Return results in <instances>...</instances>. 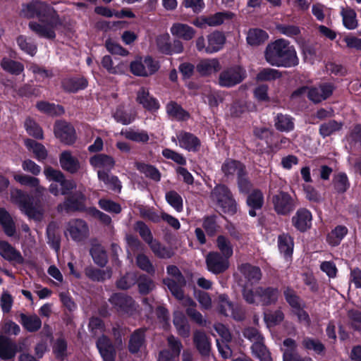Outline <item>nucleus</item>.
I'll return each mask as SVG.
<instances>
[{
    "label": "nucleus",
    "mask_w": 361,
    "mask_h": 361,
    "mask_svg": "<svg viewBox=\"0 0 361 361\" xmlns=\"http://www.w3.org/2000/svg\"><path fill=\"white\" fill-rule=\"evenodd\" d=\"M21 13L23 16L31 18L37 17L39 23L30 22L29 28L38 36L47 39L56 37L55 28L62 25L56 11L44 2L32 1L23 6Z\"/></svg>",
    "instance_id": "nucleus-1"
},
{
    "label": "nucleus",
    "mask_w": 361,
    "mask_h": 361,
    "mask_svg": "<svg viewBox=\"0 0 361 361\" xmlns=\"http://www.w3.org/2000/svg\"><path fill=\"white\" fill-rule=\"evenodd\" d=\"M266 61L273 66L290 68L298 65L295 47L284 39L269 44L264 51Z\"/></svg>",
    "instance_id": "nucleus-2"
},
{
    "label": "nucleus",
    "mask_w": 361,
    "mask_h": 361,
    "mask_svg": "<svg viewBox=\"0 0 361 361\" xmlns=\"http://www.w3.org/2000/svg\"><path fill=\"white\" fill-rule=\"evenodd\" d=\"M10 200L30 219L35 221H42L44 214L42 205L39 202L34 204L32 197L27 193L20 189L12 188L10 192Z\"/></svg>",
    "instance_id": "nucleus-3"
},
{
    "label": "nucleus",
    "mask_w": 361,
    "mask_h": 361,
    "mask_svg": "<svg viewBox=\"0 0 361 361\" xmlns=\"http://www.w3.org/2000/svg\"><path fill=\"white\" fill-rule=\"evenodd\" d=\"M160 68L159 63L150 56L137 57L130 64L131 73L140 77H148L156 73Z\"/></svg>",
    "instance_id": "nucleus-4"
},
{
    "label": "nucleus",
    "mask_w": 361,
    "mask_h": 361,
    "mask_svg": "<svg viewBox=\"0 0 361 361\" xmlns=\"http://www.w3.org/2000/svg\"><path fill=\"white\" fill-rule=\"evenodd\" d=\"M211 197L224 212L234 213L236 203L229 189L224 185H216L211 193Z\"/></svg>",
    "instance_id": "nucleus-5"
},
{
    "label": "nucleus",
    "mask_w": 361,
    "mask_h": 361,
    "mask_svg": "<svg viewBox=\"0 0 361 361\" xmlns=\"http://www.w3.org/2000/svg\"><path fill=\"white\" fill-rule=\"evenodd\" d=\"M246 76L245 69L240 66L235 65L225 68L220 73L218 83L221 87H232L240 83Z\"/></svg>",
    "instance_id": "nucleus-6"
},
{
    "label": "nucleus",
    "mask_w": 361,
    "mask_h": 361,
    "mask_svg": "<svg viewBox=\"0 0 361 361\" xmlns=\"http://www.w3.org/2000/svg\"><path fill=\"white\" fill-rule=\"evenodd\" d=\"M334 86L331 83H324L318 87H302L295 91L292 97H297L300 94H307L308 98L314 103H319L323 100L329 98L333 93Z\"/></svg>",
    "instance_id": "nucleus-7"
},
{
    "label": "nucleus",
    "mask_w": 361,
    "mask_h": 361,
    "mask_svg": "<svg viewBox=\"0 0 361 361\" xmlns=\"http://www.w3.org/2000/svg\"><path fill=\"white\" fill-rule=\"evenodd\" d=\"M228 257L221 255L219 252H210L206 256L205 262L209 271L219 274L226 271L229 267Z\"/></svg>",
    "instance_id": "nucleus-8"
},
{
    "label": "nucleus",
    "mask_w": 361,
    "mask_h": 361,
    "mask_svg": "<svg viewBox=\"0 0 361 361\" xmlns=\"http://www.w3.org/2000/svg\"><path fill=\"white\" fill-rule=\"evenodd\" d=\"M272 203L278 214L287 215L295 208V202L287 192H280L272 197Z\"/></svg>",
    "instance_id": "nucleus-9"
},
{
    "label": "nucleus",
    "mask_w": 361,
    "mask_h": 361,
    "mask_svg": "<svg viewBox=\"0 0 361 361\" xmlns=\"http://www.w3.org/2000/svg\"><path fill=\"white\" fill-rule=\"evenodd\" d=\"M66 233H68L73 240L80 242L87 238L89 228L85 221L72 219L67 224Z\"/></svg>",
    "instance_id": "nucleus-10"
},
{
    "label": "nucleus",
    "mask_w": 361,
    "mask_h": 361,
    "mask_svg": "<svg viewBox=\"0 0 361 361\" xmlns=\"http://www.w3.org/2000/svg\"><path fill=\"white\" fill-rule=\"evenodd\" d=\"M171 140L176 144L178 141L179 147L188 152H197L201 145L200 140L197 137L185 131L178 133L176 137H173Z\"/></svg>",
    "instance_id": "nucleus-11"
},
{
    "label": "nucleus",
    "mask_w": 361,
    "mask_h": 361,
    "mask_svg": "<svg viewBox=\"0 0 361 361\" xmlns=\"http://www.w3.org/2000/svg\"><path fill=\"white\" fill-rule=\"evenodd\" d=\"M109 302L120 313L132 314L135 310V304L133 298L122 293H115L110 298Z\"/></svg>",
    "instance_id": "nucleus-12"
},
{
    "label": "nucleus",
    "mask_w": 361,
    "mask_h": 361,
    "mask_svg": "<svg viewBox=\"0 0 361 361\" xmlns=\"http://www.w3.org/2000/svg\"><path fill=\"white\" fill-rule=\"evenodd\" d=\"M164 283L167 286L171 294L178 300L182 301L185 306L193 307L195 302L189 297L185 295L183 288L185 284H180L177 280L171 278L164 279Z\"/></svg>",
    "instance_id": "nucleus-13"
},
{
    "label": "nucleus",
    "mask_w": 361,
    "mask_h": 361,
    "mask_svg": "<svg viewBox=\"0 0 361 361\" xmlns=\"http://www.w3.org/2000/svg\"><path fill=\"white\" fill-rule=\"evenodd\" d=\"M24 343H19L17 345L9 338L5 336H0V357L8 360L15 357L18 351H23Z\"/></svg>",
    "instance_id": "nucleus-14"
},
{
    "label": "nucleus",
    "mask_w": 361,
    "mask_h": 361,
    "mask_svg": "<svg viewBox=\"0 0 361 361\" xmlns=\"http://www.w3.org/2000/svg\"><path fill=\"white\" fill-rule=\"evenodd\" d=\"M219 309L221 314L226 317H231L237 321L244 319L245 315L243 310L238 307H235L225 295L219 296Z\"/></svg>",
    "instance_id": "nucleus-15"
},
{
    "label": "nucleus",
    "mask_w": 361,
    "mask_h": 361,
    "mask_svg": "<svg viewBox=\"0 0 361 361\" xmlns=\"http://www.w3.org/2000/svg\"><path fill=\"white\" fill-rule=\"evenodd\" d=\"M85 196L82 192H77L64 202L59 204L57 209L60 212L82 210L85 208Z\"/></svg>",
    "instance_id": "nucleus-16"
},
{
    "label": "nucleus",
    "mask_w": 361,
    "mask_h": 361,
    "mask_svg": "<svg viewBox=\"0 0 361 361\" xmlns=\"http://www.w3.org/2000/svg\"><path fill=\"white\" fill-rule=\"evenodd\" d=\"M54 134L57 138L66 145L73 144L76 139L73 127L64 121H59L56 123Z\"/></svg>",
    "instance_id": "nucleus-17"
},
{
    "label": "nucleus",
    "mask_w": 361,
    "mask_h": 361,
    "mask_svg": "<svg viewBox=\"0 0 361 361\" xmlns=\"http://www.w3.org/2000/svg\"><path fill=\"white\" fill-rule=\"evenodd\" d=\"M13 178L20 185L32 188L36 197H41L46 192V188L40 185L39 179L35 176L26 174H15Z\"/></svg>",
    "instance_id": "nucleus-18"
},
{
    "label": "nucleus",
    "mask_w": 361,
    "mask_h": 361,
    "mask_svg": "<svg viewBox=\"0 0 361 361\" xmlns=\"http://www.w3.org/2000/svg\"><path fill=\"white\" fill-rule=\"evenodd\" d=\"M255 295L258 297V305H270L278 300L279 290L278 288L268 287H257L255 288Z\"/></svg>",
    "instance_id": "nucleus-19"
},
{
    "label": "nucleus",
    "mask_w": 361,
    "mask_h": 361,
    "mask_svg": "<svg viewBox=\"0 0 361 361\" xmlns=\"http://www.w3.org/2000/svg\"><path fill=\"white\" fill-rule=\"evenodd\" d=\"M193 343L202 357H208L211 352V342L207 334L200 330H196L193 334Z\"/></svg>",
    "instance_id": "nucleus-20"
},
{
    "label": "nucleus",
    "mask_w": 361,
    "mask_h": 361,
    "mask_svg": "<svg viewBox=\"0 0 361 361\" xmlns=\"http://www.w3.org/2000/svg\"><path fill=\"white\" fill-rule=\"evenodd\" d=\"M136 102L149 111H155L159 108V102L149 94V90L145 87H141L137 91Z\"/></svg>",
    "instance_id": "nucleus-21"
},
{
    "label": "nucleus",
    "mask_w": 361,
    "mask_h": 361,
    "mask_svg": "<svg viewBox=\"0 0 361 361\" xmlns=\"http://www.w3.org/2000/svg\"><path fill=\"white\" fill-rule=\"evenodd\" d=\"M170 32L173 37L185 41L192 39L196 34L192 27L182 23H173L170 28Z\"/></svg>",
    "instance_id": "nucleus-22"
},
{
    "label": "nucleus",
    "mask_w": 361,
    "mask_h": 361,
    "mask_svg": "<svg viewBox=\"0 0 361 361\" xmlns=\"http://www.w3.org/2000/svg\"><path fill=\"white\" fill-rule=\"evenodd\" d=\"M312 214L306 209H300L292 217L293 226L300 231L304 232L310 228L312 224Z\"/></svg>",
    "instance_id": "nucleus-23"
},
{
    "label": "nucleus",
    "mask_w": 361,
    "mask_h": 361,
    "mask_svg": "<svg viewBox=\"0 0 361 361\" xmlns=\"http://www.w3.org/2000/svg\"><path fill=\"white\" fill-rule=\"evenodd\" d=\"M97 347L103 358V361L115 360L116 350L111 341L106 336H102L98 338Z\"/></svg>",
    "instance_id": "nucleus-24"
},
{
    "label": "nucleus",
    "mask_w": 361,
    "mask_h": 361,
    "mask_svg": "<svg viewBox=\"0 0 361 361\" xmlns=\"http://www.w3.org/2000/svg\"><path fill=\"white\" fill-rule=\"evenodd\" d=\"M221 66L219 59H204L197 63L196 69L201 75H209L212 73L219 71Z\"/></svg>",
    "instance_id": "nucleus-25"
},
{
    "label": "nucleus",
    "mask_w": 361,
    "mask_h": 361,
    "mask_svg": "<svg viewBox=\"0 0 361 361\" xmlns=\"http://www.w3.org/2000/svg\"><path fill=\"white\" fill-rule=\"evenodd\" d=\"M238 270L247 282L251 284L258 283L262 278V271L258 267L245 263L238 266Z\"/></svg>",
    "instance_id": "nucleus-26"
},
{
    "label": "nucleus",
    "mask_w": 361,
    "mask_h": 361,
    "mask_svg": "<svg viewBox=\"0 0 361 361\" xmlns=\"http://www.w3.org/2000/svg\"><path fill=\"white\" fill-rule=\"evenodd\" d=\"M0 254L8 261H13L18 264L23 262L20 252L6 241L0 242Z\"/></svg>",
    "instance_id": "nucleus-27"
},
{
    "label": "nucleus",
    "mask_w": 361,
    "mask_h": 361,
    "mask_svg": "<svg viewBox=\"0 0 361 361\" xmlns=\"http://www.w3.org/2000/svg\"><path fill=\"white\" fill-rule=\"evenodd\" d=\"M226 42L224 35L221 32H214L207 36V54H213L221 50Z\"/></svg>",
    "instance_id": "nucleus-28"
},
{
    "label": "nucleus",
    "mask_w": 361,
    "mask_h": 361,
    "mask_svg": "<svg viewBox=\"0 0 361 361\" xmlns=\"http://www.w3.org/2000/svg\"><path fill=\"white\" fill-rule=\"evenodd\" d=\"M221 171L227 178L234 175L238 177L245 172V166L238 161L228 159L223 163Z\"/></svg>",
    "instance_id": "nucleus-29"
},
{
    "label": "nucleus",
    "mask_w": 361,
    "mask_h": 361,
    "mask_svg": "<svg viewBox=\"0 0 361 361\" xmlns=\"http://www.w3.org/2000/svg\"><path fill=\"white\" fill-rule=\"evenodd\" d=\"M173 325L175 326L178 334L183 338H188L190 334V327L188 322L181 312L177 311L173 314Z\"/></svg>",
    "instance_id": "nucleus-30"
},
{
    "label": "nucleus",
    "mask_w": 361,
    "mask_h": 361,
    "mask_svg": "<svg viewBox=\"0 0 361 361\" xmlns=\"http://www.w3.org/2000/svg\"><path fill=\"white\" fill-rule=\"evenodd\" d=\"M264 203V195L261 190L258 189L253 190L247 197V204L251 208L249 210V214L251 216H255V209H260Z\"/></svg>",
    "instance_id": "nucleus-31"
},
{
    "label": "nucleus",
    "mask_w": 361,
    "mask_h": 361,
    "mask_svg": "<svg viewBox=\"0 0 361 361\" xmlns=\"http://www.w3.org/2000/svg\"><path fill=\"white\" fill-rule=\"evenodd\" d=\"M60 164L61 167L71 173H74L80 169V164L78 159L73 157L70 152L65 151L60 156Z\"/></svg>",
    "instance_id": "nucleus-32"
},
{
    "label": "nucleus",
    "mask_w": 361,
    "mask_h": 361,
    "mask_svg": "<svg viewBox=\"0 0 361 361\" xmlns=\"http://www.w3.org/2000/svg\"><path fill=\"white\" fill-rule=\"evenodd\" d=\"M90 162L94 168L104 169L106 170H111L115 164L114 159L104 154H98L93 156L90 158Z\"/></svg>",
    "instance_id": "nucleus-33"
},
{
    "label": "nucleus",
    "mask_w": 361,
    "mask_h": 361,
    "mask_svg": "<svg viewBox=\"0 0 361 361\" xmlns=\"http://www.w3.org/2000/svg\"><path fill=\"white\" fill-rule=\"evenodd\" d=\"M0 224L8 236L16 233V225L10 214L4 209L0 208Z\"/></svg>",
    "instance_id": "nucleus-34"
},
{
    "label": "nucleus",
    "mask_w": 361,
    "mask_h": 361,
    "mask_svg": "<svg viewBox=\"0 0 361 361\" xmlns=\"http://www.w3.org/2000/svg\"><path fill=\"white\" fill-rule=\"evenodd\" d=\"M20 322L23 327L30 332L38 331L42 326V321L36 314H20Z\"/></svg>",
    "instance_id": "nucleus-35"
},
{
    "label": "nucleus",
    "mask_w": 361,
    "mask_h": 361,
    "mask_svg": "<svg viewBox=\"0 0 361 361\" xmlns=\"http://www.w3.org/2000/svg\"><path fill=\"white\" fill-rule=\"evenodd\" d=\"M90 255L95 264L100 267H104L107 263V255L104 247L95 243H92L90 250Z\"/></svg>",
    "instance_id": "nucleus-36"
},
{
    "label": "nucleus",
    "mask_w": 361,
    "mask_h": 361,
    "mask_svg": "<svg viewBox=\"0 0 361 361\" xmlns=\"http://www.w3.org/2000/svg\"><path fill=\"white\" fill-rule=\"evenodd\" d=\"M87 85V80L83 78H66L62 82L63 89L70 92H75L85 88Z\"/></svg>",
    "instance_id": "nucleus-37"
},
{
    "label": "nucleus",
    "mask_w": 361,
    "mask_h": 361,
    "mask_svg": "<svg viewBox=\"0 0 361 361\" xmlns=\"http://www.w3.org/2000/svg\"><path fill=\"white\" fill-rule=\"evenodd\" d=\"M102 66L111 74H122L125 72L126 64L123 61L118 62L116 65L110 56H104L102 59Z\"/></svg>",
    "instance_id": "nucleus-38"
},
{
    "label": "nucleus",
    "mask_w": 361,
    "mask_h": 361,
    "mask_svg": "<svg viewBox=\"0 0 361 361\" xmlns=\"http://www.w3.org/2000/svg\"><path fill=\"white\" fill-rule=\"evenodd\" d=\"M145 342V330L139 329L135 330L129 341V350L132 353H137Z\"/></svg>",
    "instance_id": "nucleus-39"
},
{
    "label": "nucleus",
    "mask_w": 361,
    "mask_h": 361,
    "mask_svg": "<svg viewBox=\"0 0 361 361\" xmlns=\"http://www.w3.org/2000/svg\"><path fill=\"white\" fill-rule=\"evenodd\" d=\"M267 33L260 29H250L247 35V42L251 46H259L268 39Z\"/></svg>",
    "instance_id": "nucleus-40"
},
{
    "label": "nucleus",
    "mask_w": 361,
    "mask_h": 361,
    "mask_svg": "<svg viewBox=\"0 0 361 361\" xmlns=\"http://www.w3.org/2000/svg\"><path fill=\"white\" fill-rule=\"evenodd\" d=\"M85 275L93 281H102L111 277L112 271L111 269L101 270L92 267L85 268Z\"/></svg>",
    "instance_id": "nucleus-41"
},
{
    "label": "nucleus",
    "mask_w": 361,
    "mask_h": 361,
    "mask_svg": "<svg viewBox=\"0 0 361 361\" xmlns=\"http://www.w3.org/2000/svg\"><path fill=\"white\" fill-rule=\"evenodd\" d=\"M136 169L145 176L156 182L161 179V173L154 166L142 162L135 163Z\"/></svg>",
    "instance_id": "nucleus-42"
},
{
    "label": "nucleus",
    "mask_w": 361,
    "mask_h": 361,
    "mask_svg": "<svg viewBox=\"0 0 361 361\" xmlns=\"http://www.w3.org/2000/svg\"><path fill=\"white\" fill-rule=\"evenodd\" d=\"M274 121L276 128L282 132L290 131L294 128L293 118L287 114H278Z\"/></svg>",
    "instance_id": "nucleus-43"
},
{
    "label": "nucleus",
    "mask_w": 361,
    "mask_h": 361,
    "mask_svg": "<svg viewBox=\"0 0 361 361\" xmlns=\"http://www.w3.org/2000/svg\"><path fill=\"white\" fill-rule=\"evenodd\" d=\"M148 245L153 253L159 258H170L173 255L172 249L162 245L158 240L154 239Z\"/></svg>",
    "instance_id": "nucleus-44"
},
{
    "label": "nucleus",
    "mask_w": 361,
    "mask_h": 361,
    "mask_svg": "<svg viewBox=\"0 0 361 361\" xmlns=\"http://www.w3.org/2000/svg\"><path fill=\"white\" fill-rule=\"evenodd\" d=\"M99 179L104 182V183L108 187L109 189L113 190L120 191L121 189V183L118 178L117 176H109L107 173L99 170L97 172Z\"/></svg>",
    "instance_id": "nucleus-45"
},
{
    "label": "nucleus",
    "mask_w": 361,
    "mask_h": 361,
    "mask_svg": "<svg viewBox=\"0 0 361 361\" xmlns=\"http://www.w3.org/2000/svg\"><path fill=\"white\" fill-rule=\"evenodd\" d=\"M121 135H123L126 139L136 142L146 143L149 139V135L145 130H134L129 129L122 130Z\"/></svg>",
    "instance_id": "nucleus-46"
},
{
    "label": "nucleus",
    "mask_w": 361,
    "mask_h": 361,
    "mask_svg": "<svg viewBox=\"0 0 361 361\" xmlns=\"http://www.w3.org/2000/svg\"><path fill=\"white\" fill-rule=\"evenodd\" d=\"M216 245L220 254L230 258L233 253V245L228 238L220 235L216 240Z\"/></svg>",
    "instance_id": "nucleus-47"
},
{
    "label": "nucleus",
    "mask_w": 361,
    "mask_h": 361,
    "mask_svg": "<svg viewBox=\"0 0 361 361\" xmlns=\"http://www.w3.org/2000/svg\"><path fill=\"white\" fill-rule=\"evenodd\" d=\"M25 145L29 150L32 152L38 160L46 159L47 152L45 147L42 144L31 139H26L25 140Z\"/></svg>",
    "instance_id": "nucleus-48"
},
{
    "label": "nucleus",
    "mask_w": 361,
    "mask_h": 361,
    "mask_svg": "<svg viewBox=\"0 0 361 361\" xmlns=\"http://www.w3.org/2000/svg\"><path fill=\"white\" fill-rule=\"evenodd\" d=\"M252 354L260 361H272L271 354L264 345V341L251 346Z\"/></svg>",
    "instance_id": "nucleus-49"
},
{
    "label": "nucleus",
    "mask_w": 361,
    "mask_h": 361,
    "mask_svg": "<svg viewBox=\"0 0 361 361\" xmlns=\"http://www.w3.org/2000/svg\"><path fill=\"white\" fill-rule=\"evenodd\" d=\"M341 13L343 17V25L347 29L353 30L357 27L356 13L353 9L343 8Z\"/></svg>",
    "instance_id": "nucleus-50"
},
{
    "label": "nucleus",
    "mask_w": 361,
    "mask_h": 361,
    "mask_svg": "<svg viewBox=\"0 0 361 361\" xmlns=\"http://www.w3.org/2000/svg\"><path fill=\"white\" fill-rule=\"evenodd\" d=\"M278 246L280 252L286 256L290 255L293 249V241L292 238L287 234H282L279 236Z\"/></svg>",
    "instance_id": "nucleus-51"
},
{
    "label": "nucleus",
    "mask_w": 361,
    "mask_h": 361,
    "mask_svg": "<svg viewBox=\"0 0 361 361\" xmlns=\"http://www.w3.org/2000/svg\"><path fill=\"white\" fill-rule=\"evenodd\" d=\"M347 233L348 229L345 226H338L328 235L327 240L333 246L338 245Z\"/></svg>",
    "instance_id": "nucleus-52"
},
{
    "label": "nucleus",
    "mask_w": 361,
    "mask_h": 361,
    "mask_svg": "<svg viewBox=\"0 0 361 361\" xmlns=\"http://www.w3.org/2000/svg\"><path fill=\"white\" fill-rule=\"evenodd\" d=\"M166 111L170 116L178 120H185L189 116L188 114L174 102H171L167 104Z\"/></svg>",
    "instance_id": "nucleus-53"
},
{
    "label": "nucleus",
    "mask_w": 361,
    "mask_h": 361,
    "mask_svg": "<svg viewBox=\"0 0 361 361\" xmlns=\"http://www.w3.org/2000/svg\"><path fill=\"white\" fill-rule=\"evenodd\" d=\"M165 198L168 204H170L176 211L178 212L183 211V198L176 191H168L165 195Z\"/></svg>",
    "instance_id": "nucleus-54"
},
{
    "label": "nucleus",
    "mask_w": 361,
    "mask_h": 361,
    "mask_svg": "<svg viewBox=\"0 0 361 361\" xmlns=\"http://www.w3.org/2000/svg\"><path fill=\"white\" fill-rule=\"evenodd\" d=\"M37 109L43 113L50 115H61L63 114L64 109L61 106L55 105L46 102H39L36 104Z\"/></svg>",
    "instance_id": "nucleus-55"
},
{
    "label": "nucleus",
    "mask_w": 361,
    "mask_h": 361,
    "mask_svg": "<svg viewBox=\"0 0 361 361\" xmlns=\"http://www.w3.org/2000/svg\"><path fill=\"white\" fill-rule=\"evenodd\" d=\"M342 126V123L331 120L320 126L319 133L323 137H325L331 135L332 133L336 131L340 130Z\"/></svg>",
    "instance_id": "nucleus-56"
},
{
    "label": "nucleus",
    "mask_w": 361,
    "mask_h": 361,
    "mask_svg": "<svg viewBox=\"0 0 361 361\" xmlns=\"http://www.w3.org/2000/svg\"><path fill=\"white\" fill-rule=\"evenodd\" d=\"M283 295L286 302L293 308L303 307L302 301L299 296L296 294L295 291L289 287H286L283 290Z\"/></svg>",
    "instance_id": "nucleus-57"
},
{
    "label": "nucleus",
    "mask_w": 361,
    "mask_h": 361,
    "mask_svg": "<svg viewBox=\"0 0 361 361\" xmlns=\"http://www.w3.org/2000/svg\"><path fill=\"white\" fill-rule=\"evenodd\" d=\"M348 325L355 331H361V312L357 310H350L347 313Z\"/></svg>",
    "instance_id": "nucleus-58"
},
{
    "label": "nucleus",
    "mask_w": 361,
    "mask_h": 361,
    "mask_svg": "<svg viewBox=\"0 0 361 361\" xmlns=\"http://www.w3.org/2000/svg\"><path fill=\"white\" fill-rule=\"evenodd\" d=\"M202 227L207 235L213 236L216 234L219 228V226L216 222V216H207L203 219Z\"/></svg>",
    "instance_id": "nucleus-59"
},
{
    "label": "nucleus",
    "mask_w": 361,
    "mask_h": 361,
    "mask_svg": "<svg viewBox=\"0 0 361 361\" xmlns=\"http://www.w3.org/2000/svg\"><path fill=\"white\" fill-rule=\"evenodd\" d=\"M48 244L56 251L60 250L61 238L59 233L56 232L54 226L49 224L47 228Z\"/></svg>",
    "instance_id": "nucleus-60"
},
{
    "label": "nucleus",
    "mask_w": 361,
    "mask_h": 361,
    "mask_svg": "<svg viewBox=\"0 0 361 361\" xmlns=\"http://www.w3.org/2000/svg\"><path fill=\"white\" fill-rule=\"evenodd\" d=\"M134 228L139 233L140 237L146 243L149 244L154 240L149 228L143 221H137L135 224Z\"/></svg>",
    "instance_id": "nucleus-61"
},
{
    "label": "nucleus",
    "mask_w": 361,
    "mask_h": 361,
    "mask_svg": "<svg viewBox=\"0 0 361 361\" xmlns=\"http://www.w3.org/2000/svg\"><path fill=\"white\" fill-rule=\"evenodd\" d=\"M25 128L30 135L37 139L43 138V132L42 128L32 119L28 118L25 120Z\"/></svg>",
    "instance_id": "nucleus-62"
},
{
    "label": "nucleus",
    "mask_w": 361,
    "mask_h": 361,
    "mask_svg": "<svg viewBox=\"0 0 361 361\" xmlns=\"http://www.w3.org/2000/svg\"><path fill=\"white\" fill-rule=\"evenodd\" d=\"M136 264L137 267L149 274L155 273V269L149 257L144 254H139L136 257Z\"/></svg>",
    "instance_id": "nucleus-63"
},
{
    "label": "nucleus",
    "mask_w": 361,
    "mask_h": 361,
    "mask_svg": "<svg viewBox=\"0 0 361 361\" xmlns=\"http://www.w3.org/2000/svg\"><path fill=\"white\" fill-rule=\"evenodd\" d=\"M2 68L12 74L18 75L23 71V66L8 59H3L1 62Z\"/></svg>",
    "instance_id": "nucleus-64"
}]
</instances>
